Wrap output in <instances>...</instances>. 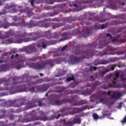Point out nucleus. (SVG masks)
<instances>
[{"instance_id": "1", "label": "nucleus", "mask_w": 126, "mask_h": 126, "mask_svg": "<svg viewBox=\"0 0 126 126\" xmlns=\"http://www.w3.org/2000/svg\"><path fill=\"white\" fill-rule=\"evenodd\" d=\"M5 38H9L7 39V43L10 44L14 41L17 42L18 44H21L22 42H30V41H36L39 38L37 32H31L28 34L25 32L18 31L15 33L13 30H10L8 32H5L4 35Z\"/></svg>"}, {"instance_id": "2", "label": "nucleus", "mask_w": 126, "mask_h": 126, "mask_svg": "<svg viewBox=\"0 0 126 126\" xmlns=\"http://www.w3.org/2000/svg\"><path fill=\"white\" fill-rule=\"evenodd\" d=\"M61 94H53L51 97L53 98V105L56 106H61L62 104H65V103H73V106H82L87 104V100L85 99L79 100V97L76 95L68 96L61 100Z\"/></svg>"}, {"instance_id": "3", "label": "nucleus", "mask_w": 126, "mask_h": 126, "mask_svg": "<svg viewBox=\"0 0 126 126\" xmlns=\"http://www.w3.org/2000/svg\"><path fill=\"white\" fill-rule=\"evenodd\" d=\"M97 52L98 51H96L93 49L85 52L78 50L75 52L74 54L75 55H79L81 57H77L73 56V55H71L69 57L68 63L71 64H76V63H78L81 62H83V59H90V58H92Z\"/></svg>"}, {"instance_id": "4", "label": "nucleus", "mask_w": 126, "mask_h": 126, "mask_svg": "<svg viewBox=\"0 0 126 126\" xmlns=\"http://www.w3.org/2000/svg\"><path fill=\"white\" fill-rule=\"evenodd\" d=\"M63 62H66V59L65 58L59 57L57 58L56 59H50L45 61L44 60H41L37 63H31L29 64L30 67L32 68H34V69H37L40 70L43 68L46 67V64H49L51 66H54L55 64H59Z\"/></svg>"}, {"instance_id": "5", "label": "nucleus", "mask_w": 126, "mask_h": 126, "mask_svg": "<svg viewBox=\"0 0 126 126\" xmlns=\"http://www.w3.org/2000/svg\"><path fill=\"white\" fill-rule=\"evenodd\" d=\"M12 82L10 81V79H6L4 78L0 79V84L4 83V87L2 88L0 87V91H5L6 90H10L13 94H15L17 92H15V89L17 84L21 83L19 80L21 79V78L17 76H13L12 77Z\"/></svg>"}, {"instance_id": "6", "label": "nucleus", "mask_w": 126, "mask_h": 126, "mask_svg": "<svg viewBox=\"0 0 126 126\" xmlns=\"http://www.w3.org/2000/svg\"><path fill=\"white\" fill-rule=\"evenodd\" d=\"M36 82L34 81H30L25 84H21L16 86V88L15 89V92L20 93L21 92H32V93L39 92L37 89V86H33L35 85ZM31 86H32L31 87Z\"/></svg>"}, {"instance_id": "7", "label": "nucleus", "mask_w": 126, "mask_h": 126, "mask_svg": "<svg viewBox=\"0 0 126 126\" xmlns=\"http://www.w3.org/2000/svg\"><path fill=\"white\" fill-rule=\"evenodd\" d=\"M47 21H50V19H45L43 21H39V22H35L31 21L29 23L24 22H19L18 27H27V28H32L33 27H42L43 28H48L50 27L51 24L50 23H45Z\"/></svg>"}, {"instance_id": "8", "label": "nucleus", "mask_w": 126, "mask_h": 126, "mask_svg": "<svg viewBox=\"0 0 126 126\" xmlns=\"http://www.w3.org/2000/svg\"><path fill=\"white\" fill-rule=\"evenodd\" d=\"M106 37H109V39H107V38H103V41L99 42L98 45H97L96 42H94L92 44L89 43L88 46H86L85 44L82 45L78 44L77 45V48L78 49H81V48H87V47H88V48H93L94 49H103L104 47L108 45L109 43H111L110 40H112V35L109 33L106 34Z\"/></svg>"}, {"instance_id": "9", "label": "nucleus", "mask_w": 126, "mask_h": 126, "mask_svg": "<svg viewBox=\"0 0 126 126\" xmlns=\"http://www.w3.org/2000/svg\"><path fill=\"white\" fill-rule=\"evenodd\" d=\"M27 102V99L25 97H22L18 100L15 99L14 100H8L6 102L5 107L9 108V107H14L15 108H19L21 106L25 105Z\"/></svg>"}, {"instance_id": "10", "label": "nucleus", "mask_w": 126, "mask_h": 126, "mask_svg": "<svg viewBox=\"0 0 126 126\" xmlns=\"http://www.w3.org/2000/svg\"><path fill=\"white\" fill-rule=\"evenodd\" d=\"M87 109V106H83L81 108H77V107H66L63 108L61 110V113H64V112H66V111H69V114L70 115H74V114H76L77 113H81L84 110H86Z\"/></svg>"}, {"instance_id": "11", "label": "nucleus", "mask_w": 126, "mask_h": 126, "mask_svg": "<svg viewBox=\"0 0 126 126\" xmlns=\"http://www.w3.org/2000/svg\"><path fill=\"white\" fill-rule=\"evenodd\" d=\"M67 3L69 7H74V8H69V10H67V9L63 10V12L64 13H68L69 12H75L76 11H79V8L81 7V6H80L79 3H78V0L74 1H68Z\"/></svg>"}, {"instance_id": "12", "label": "nucleus", "mask_w": 126, "mask_h": 126, "mask_svg": "<svg viewBox=\"0 0 126 126\" xmlns=\"http://www.w3.org/2000/svg\"><path fill=\"white\" fill-rule=\"evenodd\" d=\"M47 117H41L37 116L36 115H33L31 118H20L18 120V123H29L30 122H34L35 121H47Z\"/></svg>"}, {"instance_id": "13", "label": "nucleus", "mask_w": 126, "mask_h": 126, "mask_svg": "<svg viewBox=\"0 0 126 126\" xmlns=\"http://www.w3.org/2000/svg\"><path fill=\"white\" fill-rule=\"evenodd\" d=\"M117 83H118V79L116 78H113V80L109 79L107 83L102 85V88L104 90L109 89V88H118Z\"/></svg>"}, {"instance_id": "14", "label": "nucleus", "mask_w": 126, "mask_h": 126, "mask_svg": "<svg viewBox=\"0 0 126 126\" xmlns=\"http://www.w3.org/2000/svg\"><path fill=\"white\" fill-rule=\"evenodd\" d=\"M117 66H118V67H122V66H123V64L119 63L117 64H114L113 65H108V68L106 69L105 71H100L98 72L99 73L100 77H103L104 75L107 73V72L114 70V69H115V67H117Z\"/></svg>"}, {"instance_id": "15", "label": "nucleus", "mask_w": 126, "mask_h": 126, "mask_svg": "<svg viewBox=\"0 0 126 126\" xmlns=\"http://www.w3.org/2000/svg\"><path fill=\"white\" fill-rule=\"evenodd\" d=\"M116 51V49L112 47V46H108L106 48V50H104L103 51L99 52H98V56H99V57H103V56H106L107 55H115V52Z\"/></svg>"}, {"instance_id": "16", "label": "nucleus", "mask_w": 126, "mask_h": 126, "mask_svg": "<svg viewBox=\"0 0 126 126\" xmlns=\"http://www.w3.org/2000/svg\"><path fill=\"white\" fill-rule=\"evenodd\" d=\"M27 64V62L25 60L17 61L13 63V65L16 69H20L21 68L25 67Z\"/></svg>"}, {"instance_id": "17", "label": "nucleus", "mask_w": 126, "mask_h": 126, "mask_svg": "<svg viewBox=\"0 0 126 126\" xmlns=\"http://www.w3.org/2000/svg\"><path fill=\"white\" fill-rule=\"evenodd\" d=\"M100 84H101V83L99 82L98 81H95L94 83L92 85L88 83L86 85V87H91L92 88L91 89H88L87 90V95H91V93H92L93 91V89H95L96 87L100 85Z\"/></svg>"}, {"instance_id": "18", "label": "nucleus", "mask_w": 126, "mask_h": 126, "mask_svg": "<svg viewBox=\"0 0 126 126\" xmlns=\"http://www.w3.org/2000/svg\"><path fill=\"white\" fill-rule=\"evenodd\" d=\"M35 47V44H32L26 47L25 48V51L26 53H27L28 54H32V53H36V52H37L38 50L36 49Z\"/></svg>"}, {"instance_id": "19", "label": "nucleus", "mask_w": 126, "mask_h": 126, "mask_svg": "<svg viewBox=\"0 0 126 126\" xmlns=\"http://www.w3.org/2000/svg\"><path fill=\"white\" fill-rule=\"evenodd\" d=\"M92 31V29H91V28L89 27H85L83 29V32H84V34H85L86 35H78V38H86L87 36H89V35H90V33H91Z\"/></svg>"}, {"instance_id": "20", "label": "nucleus", "mask_w": 126, "mask_h": 126, "mask_svg": "<svg viewBox=\"0 0 126 126\" xmlns=\"http://www.w3.org/2000/svg\"><path fill=\"white\" fill-rule=\"evenodd\" d=\"M19 12H20V14H21V13H26L28 17H31V16H32V15H34V13L32 11V10L28 7H26L24 9L20 10Z\"/></svg>"}, {"instance_id": "21", "label": "nucleus", "mask_w": 126, "mask_h": 126, "mask_svg": "<svg viewBox=\"0 0 126 126\" xmlns=\"http://www.w3.org/2000/svg\"><path fill=\"white\" fill-rule=\"evenodd\" d=\"M104 96L103 98H101L99 100L96 102V104H99L102 103V104H107V93L106 91H101L100 92V96Z\"/></svg>"}, {"instance_id": "22", "label": "nucleus", "mask_w": 126, "mask_h": 126, "mask_svg": "<svg viewBox=\"0 0 126 126\" xmlns=\"http://www.w3.org/2000/svg\"><path fill=\"white\" fill-rule=\"evenodd\" d=\"M50 88V85L47 84H44L41 85L37 86V89L38 92L42 91V92H45L47 91Z\"/></svg>"}, {"instance_id": "23", "label": "nucleus", "mask_w": 126, "mask_h": 126, "mask_svg": "<svg viewBox=\"0 0 126 126\" xmlns=\"http://www.w3.org/2000/svg\"><path fill=\"white\" fill-rule=\"evenodd\" d=\"M111 63L110 61H108L105 60H101L99 59H96L94 61V63L96 66L99 64H108V63Z\"/></svg>"}, {"instance_id": "24", "label": "nucleus", "mask_w": 126, "mask_h": 126, "mask_svg": "<svg viewBox=\"0 0 126 126\" xmlns=\"http://www.w3.org/2000/svg\"><path fill=\"white\" fill-rule=\"evenodd\" d=\"M18 26H19V22L18 23L12 22L11 23H9L7 22H2V27H3V28H8V27L10 26H16V27H18Z\"/></svg>"}, {"instance_id": "25", "label": "nucleus", "mask_w": 126, "mask_h": 126, "mask_svg": "<svg viewBox=\"0 0 126 126\" xmlns=\"http://www.w3.org/2000/svg\"><path fill=\"white\" fill-rule=\"evenodd\" d=\"M62 20H63V21H65L66 22H68L69 23H70L72 21V19H71V18H65L63 19H61L60 18H55L52 20V21H56V22H61Z\"/></svg>"}, {"instance_id": "26", "label": "nucleus", "mask_w": 126, "mask_h": 126, "mask_svg": "<svg viewBox=\"0 0 126 126\" xmlns=\"http://www.w3.org/2000/svg\"><path fill=\"white\" fill-rule=\"evenodd\" d=\"M65 89L63 88L59 92L61 93V92H64V94L66 95H68L69 94H75L77 93V91L76 90L72 91V90H65Z\"/></svg>"}, {"instance_id": "27", "label": "nucleus", "mask_w": 126, "mask_h": 126, "mask_svg": "<svg viewBox=\"0 0 126 126\" xmlns=\"http://www.w3.org/2000/svg\"><path fill=\"white\" fill-rule=\"evenodd\" d=\"M44 1L46 4H53L55 2V0H36L35 3H42Z\"/></svg>"}, {"instance_id": "28", "label": "nucleus", "mask_w": 126, "mask_h": 126, "mask_svg": "<svg viewBox=\"0 0 126 126\" xmlns=\"http://www.w3.org/2000/svg\"><path fill=\"white\" fill-rule=\"evenodd\" d=\"M37 48L40 49H46L47 45H46V40H40L38 43L37 44Z\"/></svg>"}, {"instance_id": "29", "label": "nucleus", "mask_w": 126, "mask_h": 126, "mask_svg": "<svg viewBox=\"0 0 126 126\" xmlns=\"http://www.w3.org/2000/svg\"><path fill=\"white\" fill-rule=\"evenodd\" d=\"M107 20L106 19H101L100 17H94V19H90L89 21H97V22H100V23H103V22H105Z\"/></svg>"}, {"instance_id": "30", "label": "nucleus", "mask_w": 126, "mask_h": 126, "mask_svg": "<svg viewBox=\"0 0 126 126\" xmlns=\"http://www.w3.org/2000/svg\"><path fill=\"white\" fill-rule=\"evenodd\" d=\"M111 99H120L122 97V94L120 93H114L112 95H111Z\"/></svg>"}, {"instance_id": "31", "label": "nucleus", "mask_w": 126, "mask_h": 126, "mask_svg": "<svg viewBox=\"0 0 126 126\" xmlns=\"http://www.w3.org/2000/svg\"><path fill=\"white\" fill-rule=\"evenodd\" d=\"M100 74L99 72L98 73H94V76H90V80L91 81H94L96 78H100Z\"/></svg>"}, {"instance_id": "32", "label": "nucleus", "mask_w": 126, "mask_h": 126, "mask_svg": "<svg viewBox=\"0 0 126 126\" xmlns=\"http://www.w3.org/2000/svg\"><path fill=\"white\" fill-rule=\"evenodd\" d=\"M65 22L63 23H53L52 24V26L53 27V29H56V28H59V27H62V26H63L64 25Z\"/></svg>"}, {"instance_id": "33", "label": "nucleus", "mask_w": 126, "mask_h": 126, "mask_svg": "<svg viewBox=\"0 0 126 126\" xmlns=\"http://www.w3.org/2000/svg\"><path fill=\"white\" fill-rule=\"evenodd\" d=\"M68 36V33L67 32H64L63 33V37L60 39V42H62V41H65V40H67L68 39V37H67Z\"/></svg>"}, {"instance_id": "34", "label": "nucleus", "mask_w": 126, "mask_h": 126, "mask_svg": "<svg viewBox=\"0 0 126 126\" xmlns=\"http://www.w3.org/2000/svg\"><path fill=\"white\" fill-rule=\"evenodd\" d=\"M106 116H111V113H109V111L107 110L103 111L102 116L100 117L99 119H104Z\"/></svg>"}, {"instance_id": "35", "label": "nucleus", "mask_w": 126, "mask_h": 126, "mask_svg": "<svg viewBox=\"0 0 126 126\" xmlns=\"http://www.w3.org/2000/svg\"><path fill=\"white\" fill-rule=\"evenodd\" d=\"M45 36L47 39H51V38H53V34H51V32L50 31L45 32Z\"/></svg>"}, {"instance_id": "36", "label": "nucleus", "mask_w": 126, "mask_h": 126, "mask_svg": "<svg viewBox=\"0 0 126 126\" xmlns=\"http://www.w3.org/2000/svg\"><path fill=\"white\" fill-rule=\"evenodd\" d=\"M79 29H75L73 31L72 33H71L72 36H75L76 35H78L79 34Z\"/></svg>"}, {"instance_id": "37", "label": "nucleus", "mask_w": 126, "mask_h": 126, "mask_svg": "<svg viewBox=\"0 0 126 126\" xmlns=\"http://www.w3.org/2000/svg\"><path fill=\"white\" fill-rule=\"evenodd\" d=\"M16 6H17V5L14 4H12L10 5H8V4H7L4 7V8H5L6 9H9L12 8L13 7H16Z\"/></svg>"}, {"instance_id": "38", "label": "nucleus", "mask_w": 126, "mask_h": 126, "mask_svg": "<svg viewBox=\"0 0 126 126\" xmlns=\"http://www.w3.org/2000/svg\"><path fill=\"white\" fill-rule=\"evenodd\" d=\"M72 80L75 81V80H74V76L73 75H72L71 77H68L66 79V82H70V81H72Z\"/></svg>"}, {"instance_id": "39", "label": "nucleus", "mask_w": 126, "mask_h": 126, "mask_svg": "<svg viewBox=\"0 0 126 126\" xmlns=\"http://www.w3.org/2000/svg\"><path fill=\"white\" fill-rule=\"evenodd\" d=\"M10 13H16L18 12V9L16 8H12L9 10Z\"/></svg>"}, {"instance_id": "40", "label": "nucleus", "mask_w": 126, "mask_h": 126, "mask_svg": "<svg viewBox=\"0 0 126 126\" xmlns=\"http://www.w3.org/2000/svg\"><path fill=\"white\" fill-rule=\"evenodd\" d=\"M90 98V101L92 102V103H93V102H94L95 99H96V94H93Z\"/></svg>"}, {"instance_id": "41", "label": "nucleus", "mask_w": 126, "mask_h": 126, "mask_svg": "<svg viewBox=\"0 0 126 126\" xmlns=\"http://www.w3.org/2000/svg\"><path fill=\"white\" fill-rule=\"evenodd\" d=\"M97 70V67H94V66H90V71L91 72H94L95 70Z\"/></svg>"}, {"instance_id": "42", "label": "nucleus", "mask_w": 126, "mask_h": 126, "mask_svg": "<svg viewBox=\"0 0 126 126\" xmlns=\"http://www.w3.org/2000/svg\"><path fill=\"white\" fill-rule=\"evenodd\" d=\"M75 25L73 24L72 26H66L64 28V30H67L68 29H71V28H74Z\"/></svg>"}, {"instance_id": "43", "label": "nucleus", "mask_w": 126, "mask_h": 126, "mask_svg": "<svg viewBox=\"0 0 126 126\" xmlns=\"http://www.w3.org/2000/svg\"><path fill=\"white\" fill-rule=\"evenodd\" d=\"M113 22L114 25H116L117 24H123L124 23H126V22L117 21H114Z\"/></svg>"}, {"instance_id": "44", "label": "nucleus", "mask_w": 126, "mask_h": 126, "mask_svg": "<svg viewBox=\"0 0 126 126\" xmlns=\"http://www.w3.org/2000/svg\"><path fill=\"white\" fill-rule=\"evenodd\" d=\"M52 38H55V39H58L59 38V36H60V34L58 32H55L53 33L52 35Z\"/></svg>"}, {"instance_id": "45", "label": "nucleus", "mask_w": 126, "mask_h": 126, "mask_svg": "<svg viewBox=\"0 0 126 126\" xmlns=\"http://www.w3.org/2000/svg\"><path fill=\"white\" fill-rule=\"evenodd\" d=\"M27 107L28 109L32 108L33 107L32 106V102L31 101H28L27 103Z\"/></svg>"}, {"instance_id": "46", "label": "nucleus", "mask_w": 126, "mask_h": 126, "mask_svg": "<svg viewBox=\"0 0 126 126\" xmlns=\"http://www.w3.org/2000/svg\"><path fill=\"white\" fill-rule=\"evenodd\" d=\"M38 58L37 57H32L31 58H29L28 60L29 61H30L31 62H36V61H37Z\"/></svg>"}, {"instance_id": "47", "label": "nucleus", "mask_w": 126, "mask_h": 126, "mask_svg": "<svg viewBox=\"0 0 126 126\" xmlns=\"http://www.w3.org/2000/svg\"><path fill=\"white\" fill-rule=\"evenodd\" d=\"M57 14H55L54 13H47L46 14V15H45V16H50L51 17H53V16H55V15H57Z\"/></svg>"}, {"instance_id": "48", "label": "nucleus", "mask_w": 126, "mask_h": 126, "mask_svg": "<svg viewBox=\"0 0 126 126\" xmlns=\"http://www.w3.org/2000/svg\"><path fill=\"white\" fill-rule=\"evenodd\" d=\"M99 27H100V28H99V29H105L107 28V24H103L102 25H100L99 26Z\"/></svg>"}, {"instance_id": "49", "label": "nucleus", "mask_w": 126, "mask_h": 126, "mask_svg": "<svg viewBox=\"0 0 126 126\" xmlns=\"http://www.w3.org/2000/svg\"><path fill=\"white\" fill-rule=\"evenodd\" d=\"M93 117L94 120H98L99 119V116L96 113L93 114Z\"/></svg>"}, {"instance_id": "50", "label": "nucleus", "mask_w": 126, "mask_h": 126, "mask_svg": "<svg viewBox=\"0 0 126 126\" xmlns=\"http://www.w3.org/2000/svg\"><path fill=\"white\" fill-rule=\"evenodd\" d=\"M5 68V65L4 64L0 65V70L1 71H4Z\"/></svg>"}, {"instance_id": "51", "label": "nucleus", "mask_w": 126, "mask_h": 126, "mask_svg": "<svg viewBox=\"0 0 126 126\" xmlns=\"http://www.w3.org/2000/svg\"><path fill=\"white\" fill-rule=\"evenodd\" d=\"M12 17L14 21H18V20H20V19H21V18H18V17L16 16H14Z\"/></svg>"}, {"instance_id": "52", "label": "nucleus", "mask_w": 126, "mask_h": 126, "mask_svg": "<svg viewBox=\"0 0 126 126\" xmlns=\"http://www.w3.org/2000/svg\"><path fill=\"white\" fill-rule=\"evenodd\" d=\"M80 24H81V25L85 24L86 25H90V24H91V23H90V22H89L87 23V22H84V21H83V22H80Z\"/></svg>"}, {"instance_id": "53", "label": "nucleus", "mask_w": 126, "mask_h": 126, "mask_svg": "<svg viewBox=\"0 0 126 126\" xmlns=\"http://www.w3.org/2000/svg\"><path fill=\"white\" fill-rule=\"evenodd\" d=\"M64 74H65V71H63V73L60 74H56L55 76L56 77H60V76H63V75H64Z\"/></svg>"}, {"instance_id": "54", "label": "nucleus", "mask_w": 126, "mask_h": 126, "mask_svg": "<svg viewBox=\"0 0 126 126\" xmlns=\"http://www.w3.org/2000/svg\"><path fill=\"white\" fill-rule=\"evenodd\" d=\"M5 13H7V11H6L5 9L2 10V12L0 11V15L5 14Z\"/></svg>"}, {"instance_id": "55", "label": "nucleus", "mask_w": 126, "mask_h": 126, "mask_svg": "<svg viewBox=\"0 0 126 126\" xmlns=\"http://www.w3.org/2000/svg\"><path fill=\"white\" fill-rule=\"evenodd\" d=\"M121 124H125L126 123V116H125L124 119L121 121Z\"/></svg>"}, {"instance_id": "56", "label": "nucleus", "mask_w": 126, "mask_h": 126, "mask_svg": "<svg viewBox=\"0 0 126 126\" xmlns=\"http://www.w3.org/2000/svg\"><path fill=\"white\" fill-rule=\"evenodd\" d=\"M0 126H7V125L5 124V123L2 121H0Z\"/></svg>"}, {"instance_id": "57", "label": "nucleus", "mask_w": 126, "mask_h": 126, "mask_svg": "<svg viewBox=\"0 0 126 126\" xmlns=\"http://www.w3.org/2000/svg\"><path fill=\"white\" fill-rule=\"evenodd\" d=\"M66 48H67V45H65L64 47H63V48L61 49V52H64V51H65L66 50Z\"/></svg>"}, {"instance_id": "58", "label": "nucleus", "mask_w": 126, "mask_h": 126, "mask_svg": "<svg viewBox=\"0 0 126 126\" xmlns=\"http://www.w3.org/2000/svg\"><path fill=\"white\" fill-rule=\"evenodd\" d=\"M54 44H55L54 40L48 41V45H54Z\"/></svg>"}, {"instance_id": "59", "label": "nucleus", "mask_w": 126, "mask_h": 126, "mask_svg": "<svg viewBox=\"0 0 126 126\" xmlns=\"http://www.w3.org/2000/svg\"><path fill=\"white\" fill-rule=\"evenodd\" d=\"M9 118L11 121L14 120V116L12 115H9Z\"/></svg>"}, {"instance_id": "60", "label": "nucleus", "mask_w": 126, "mask_h": 126, "mask_svg": "<svg viewBox=\"0 0 126 126\" xmlns=\"http://www.w3.org/2000/svg\"><path fill=\"white\" fill-rule=\"evenodd\" d=\"M59 6L60 7V8H63L65 6V4H60L59 5Z\"/></svg>"}, {"instance_id": "61", "label": "nucleus", "mask_w": 126, "mask_h": 126, "mask_svg": "<svg viewBox=\"0 0 126 126\" xmlns=\"http://www.w3.org/2000/svg\"><path fill=\"white\" fill-rule=\"evenodd\" d=\"M8 112L9 113H15L16 111H14V110L12 109H10L8 110Z\"/></svg>"}, {"instance_id": "62", "label": "nucleus", "mask_w": 126, "mask_h": 126, "mask_svg": "<svg viewBox=\"0 0 126 126\" xmlns=\"http://www.w3.org/2000/svg\"><path fill=\"white\" fill-rule=\"evenodd\" d=\"M122 105H123V102H120L119 104V105L117 106V108H119V109H121V108H122Z\"/></svg>"}, {"instance_id": "63", "label": "nucleus", "mask_w": 126, "mask_h": 126, "mask_svg": "<svg viewBox=\"0 0 126 126\" xmlns=\"http://www.w3.org/2000/svg\"><path fill=\"white\" fill-rule=\"evenodd\" d=\"M3 63V57H0V63Z\"/></svg>"}, {"instance_id": "64", "label": "nucleus", "mask_w": 126, "mask_h": 126, "mask_svg": "<svg viewBox=\"0 0 126 126\" xmlns=\"http://www.w3.org/2000/svg\"><path fill=\"white\" fill-rule=\"evenodd\" d=\"M124 54H125V52H122V51H119L118 52H117V55H124Z\"/></svg>"}]
</instances>
